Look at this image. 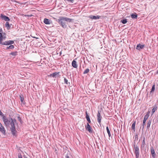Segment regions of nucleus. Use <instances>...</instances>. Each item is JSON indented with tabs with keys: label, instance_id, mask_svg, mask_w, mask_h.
Wrapping results in <instances>:
<instances>
[{
	"label": "nucleus",
	"instance_id": "nucleus-28",
	"mask_svg": "<svg viewBox=\"0 0 158 158\" xmlns=\"http://www.w3.org/2000/svg\"><path fill=\"white\" fill-rule=\"evenodd\" d=\"M135 123L136 122L135 121V122L133 123L132 125L131 126V129H132L134 130H135Z\"/></svg>",
	"mask_w": 158,
	"mask_h": 158
},
{
	"label": "nucleus",
	"instance_id": "nucleus-22",
	"mask_svg": "<svg viewBox=\"0 0 158 158\" xmlns=\"http://www.w3.org/2000/svg\"><path fill=\"white\" fill-rule=\"evenodd\" d=\"M157 106L156 105H155L154 106L153 108L152 111V114H153L157 110Z\"/></svg>",
	"mask_w": 158,
	"mask_h": 158
},
{
	"label": "nucleus",
	"instance_id": "nucleus-18",
	"mask_svg": "<svg viewBox=\"0 0 158 158\" xmlns=\"http://www.w3.org/2000/svg\"><path fill=\"white\" fill-rule=\"evenodd\" d=\"M155 84H154V85H152V88L151 89V90L150 91V95L151 96L152 94H153V93L155 91Z\"/></svg>",
	"mask_w": 158,
	"mask_h": 158
},
{
	"label": "nucleus",
	"instance_id": "nucleus-27",
	"mask_svg": "<svg viewBox=\"0 0 158 158\" xmlns=\"http://www.w3.org/2000/svg\"><path fill=\"white\" fill-rule=\"evenodd\" d=\"M120 22L122 23H123L125 24L127 22V19H124L120 21Z\"/></svg>",
	"mask_w": 158,
	"mask_h": 158
},
{
	"label": "nucleus",
	"instance_id": "nucleus-7",
	"mask_svg": "<svg viewBox=\"0 0 158 158\" xmlns=\"http://www.w3.org/2000/svg\"><path fill=\"white\" fill-rule=\"evenodd\" d=\"M6 38V36H3L2 33H0V44L2 45L3 42L2 41L5 40Z\"/></svg>",
	"mask_w": 158,
	"mask_h": 158
},
{
	"label": "nucleus",
	"instance_id": "nucleus-13",
	"mask_svg": "<svg viewBox=\"0 0 158 158\" xmlns=\"http://www.w3.org/2000/svg\"><path fill=\"white\" fill-rule=\"evenodd\" d=\"M85 129L88 130L89 132H92V128L88 123L87 124L86 126H85Z\"/></svg>",
	"mask_w": 158,
	"mask_h": 158
},
{
	"label": "nucleus",
	"instance_id": "nucleus-23",
	"mask_svg": "<svg viewBox=\"0 0 158 158\" xmlns=\"http://www.w3.org/2000/svg\"><path fill=\"white\" fill-rule=\"evenodd\" d=\"M151 120H149L147 122V128L148 129L150 127L151 124Z\"/></svg>",
	"mask_w": 158,
	"mask_h": 158
},
{
	"label": "nucleus",
	"instance_id": "nucleus-16",
	"mask_svg": "<svg viewBox=\"0 0 158 158\" xmlns=\"http://www.w3.org/2000/svg\"><path fill=\"white\" fill-rule=\"evenodd\" d=\"M64 156H65V158H69V155H70V152L68 150H66L63 154Z\"/></svg>",
	"mask_w": 158,
	"mask_h": 158
},
{
	"label": "nucleus",
	"instance_id": "nucleus-2",
	"mask_svg": "<svg viewBox=\"0 0 158 158\" xmlns=\"http://www.w3.org/2000/svg\"><path fill=\"white\" fill-rule=\"evenodd\" d=\"M73 20L63 17H60L58 19L56 20V21L60 25L63 27L64 28H66L67 26L66 23V22H71Z\"/></svg>",
	"mask_w": 158,
	"mask_h": 158
},
{
	"label": "nucleus",
	"instance_id": "nucleus-38",
	"mask_svg": "<svg viewBox=\"0 0 158 158\" xmlns=\"http://www.w3.org/2000/svg\"><path fill=\"white\" fill-rule=\"evenodd\" d=\"M2 33V35L3 36H6V33Z\"/></svg>",
	"mask_w": 158,
	"mask_h": 158
},
{
	"label": "nucleus",
	"instance_id": "nucleus-25",
	"mask_svg": "<svg viewBox=\"0 0 158 158\" xmlns=\"http://www.w3.org/2000/svg\"><path fill=\"white\" fill-rule=\"evenodd\" d=\"M106 131H107V132L108 134V136H109V137H110L111 136V134H110V131L109 129V128L108 127H106Z\"/></svg>",
	"mask_w": 158,
	"mask_h": 158
},
{
	"label": "nucleus",
	"instance_id": "nucleus-5",
	"mask_svg": "<svg viewBox=\"0 0 158 158\" xmlns=\"http://www.w3.org/2000/svg\"><path fill=\"white\" fill-rule=\"evenodd\" d=\"M101 112V111H98L97 114V121L100 125L101 124V120L102 118L101 115L100 113Z\"/></svg>",
	"mask_w": 158,
	"mask_h": 158
},
{
	"label": "nucleus",
	"instance_id": "nucleus-33",
	"mask_svg": "<svg viewBox=\"0 0 158 158\" xmlns=\"http://www.w3.org/2000/svg\"><path fill=\"white\" fill-rule=\"evenodd\" d=\"M0 115L3 117H6L5 116H4L3 113L0 110Z\"/></svg>",
	"mask_w": 158,
	"mask_h": 158
},
{
	"label": "nucleus",
	"instance_id": "nucleus-41",
	"mask_svg": "<svg viewBox=\"0 0 158 158\" xmlns=\"http://www.w3.org/2000/svg\"><path fill=\"white\" fill-rule=\"evenodd\" d=\"M33 37V38H36V39H38V38L35 37Z\"/></svg>",
	"mask_w": 158,
	"mask_h": 158
},
{
	"label": "nucleus",
	"instance_id": "nucleus-15",
	"mask_svg": "<svg viewBox=\"0 0 158 158\" xmlns=\"http://www.w3.org/2000/svg\"><path fill=\"white\" fill-rule=\"evenodd\" d=\"M72 65L73 67L74 68H77V62L75 60H74L72 62Z\"/></svg>",
	"mask_w": 158,
	"mask_h": 158
},
{
	"label": "nucleus",
	"instance_id": "nucleus-42",
	"mask_svg": "<svg viewBox=\"0 0 158 158\" xmlns=\"http://www.w3.org/2000/svg\"><path fill=\"white\" fill-rule=\"evenodd\" d=\"M25 158H27V157H25Z\"/></svg>",
	"mask_w": 158,
	"mask_h": 158
},
{
	"label": "nucleus",
	"instance_id": "nucleus-1",
	"mask_svg": "<svg viewBox=\"0 0 158 158\" xmlns=\"http://www.w3.org/2000/svg\"><path fill=\"white\" fill-rule=\"evenodd\" d=\"M2 120L5 125L7 127H9L10 125L11 127L10 128L12 134L13 135L16 136V133L17 131L15 128V123H16V120L15 118L12 119L11 118L8 119L6 117H3Z\"/></svg>",
	"mask_w": 158,
	"mask_h": 158
},
{
	"label": "nucleus",
	"instance_id": "nucleus-29",
	"mask_svg": "<svg viewBox=\"0 0 158 158\" xmlns=\"http://www.w3.org/2000/svg\"><path fill=\"white\" fill-rule=\"evenodd\" d=\"M89 71V69L87 68L83 72V74H85L88 73Z\"/></svg>",
	"mask_w": 158,
	"mask_h": 158
},
{
	"label": "nucleus",
	"instance_id": "nucleus-40",
	"mask_svg": "<svg viewBox=\"0 0 158 158\" xmlns=\"http://www.w3.org/2000/svg\"><path fill=\"white\" fill-rule=\"evenodd\" d=\"M12 2H14L15 1V0H10Z\"/></svg>",
	"mask_w": 158,
	"mask_h": 158
},
{
	"label": "nucleus",
	"instance_id": "nucleus-26",
	"mask_svg": "<svg viewBox=\"0 0 158 158\" xmlns=\"http://www.w3.org/2000/svg\"><path fill=\"white\" fill-rule=\"evenodd\" d=\"M131 17L132 19H136L137 17V15L136 14V13H135V14H132L131 15Z\"/></svg>",
	"mask_w": 158,
	"mask_h": 158
},
{
	"label": "nucleus",
	"instance_id": "nucleus-35",
	"mask_svg": "<svg viewBox=\"0 0 158 158\" xmlns=\"http://www.w3.org/2000/svg\"><path fill=\"white\" fill-rule=\"evenodd\" d=\"M18 158H22L21 154H19L18 155Z\"/></svg>",
	"mask_w": 158,
	"mask_h": 158
},
{
	"label": "nucleus",
	"instance_id": "nucleus-36",
	"mask_svg": "<svg viewBox=\"0 0 158 158\" xmlns=\"http://www.w3.org/2000/svg\"><path fill=\"white\" fill-rule=\"evenodd\" d=\"M68 1L70 2L71 3H73V2L74 1L73 0H67Z\"/></svg>",
	"mask_w": 158,
	"mask_h": 158
},
{
	"label": "nucleus",
	"instance_id": "nucleus-10",
	"mask_svg": "<svg viewBox=\"0 0 158 158\" xmlns=\"http://www.w3.org/2000/svg\"><path fill=\"white\" fill-rule=\"evenodd\" d=\"M151 153L152 158H155L156 157V154L154 149L152 147H151Z\"/></svg>",
	"mask_w": 158,
	"mask_h": 158
},
{
	"label": "nucleus",
	"instance_id": "nucleus-21",
	"mask_svg": "<svg viewBox=\"0 0 158 158\" xmlns=\"http://www.w3.org/2000/svg\"><path fill=\"white\" fill-rule=\"evenodd\" d=\"M18 52L17 51H15L14 52H11L10 53V55H11L12 56H15L18 55Z\"/></svg>",
	"mask_w": 158,
	"mask_h": 158
},
{
	"label": "nucleus",
	"instance_id": "nucleus-24",
	"mask_svg": "<svg viewBox=\"0 0 158 158\" xmlns=\"http://www.w3.org/2000/svg\"><path fill=\"white\" fill-rule=\"evenodd\" d=\"M15 47L13 45H10L9 46H7L6 47V49H13Z\"/></svg>",
	"mask_w": 158,
	"mask_h": 158
},
{
	"label": "nucleus",
	"instance_id": "nucleus-11",
	"mask_svg": "<svg viewBox=\"0 0 158 158\" xmlns=\"http://www.w3.org/2000/svg\"><path fill=\"white\" fill-rule=\"evenodd\" d=\"M144 47V45H141L140 44H137L136 47V49L139 50L143 49Z\"/></svg>",
	"mask_w": 158,
	"mask_h": 158
},
{
	"label": "nucleus",
	"instance_id": "nucleus-34",
	"mask_svg": "<svg viewBox=\"0 0 158 158\" xmlns=\"http://www.w3.org/2000/svg\"><path fill=\"white\" fill-rule=\"evenodd\" d=\"M145 143V138H143V140L142 143V145H144Z\"/></svg>",
	"mask_w": 158,
	"mask_h": 158
},
{
	"label": "nucleus",
	"instance_id": "nucleus-39",
	"mask_svg": "<svg viewBox=\"0 0 158 158\" xmlns=\"http://www.w3.org/2000/svg\"><path fill=\"white\" fill-rule=\"evenodd\" d=\"M2 28L0 29V33H2Z\"/></svg>",
	"mask_w": 158,
	"mask_h": 158
},
{
	"label": "nucleus",
	"instance_id": "nucleus-32",
	"mask_svg": "<svg viewBox=\"0 0 158 158\" xmlns=\"http://www.w3.org/2000/svg\"><path fill=\"white\" fill-rule=\"evenodd\" d=\"M64 83L66 84H68V81L67 79H66L65 78H64Z\"/></svg>",
	"mask_w": 158,
	"mask_h": 158
},
{
	"label": "nucleus",
	"instance_id": "nucleus-30",
	"mask_svg": "<svg viewBox=\"0 0 158 158\" xmlns=\"http://www.w3.org/2000/svg\"><path fill=\"white\" fill-rule=\"evenodd\" d=\"M20 99L21 102L22 103H23V101H24L23 96V95H22L20 96Z\"/></svg>",
	"mask_w": 158,
	"mask_h": 158
},
{
	"label": "nucleus",
	"instance_id": "nucleus-8",
	"mask_svg": "<svg viewBox=\"0 0 158 158\" xmlns=\"http://www.w3.org/2000/svg\"><path fill=\"white\" fill-rule=\"evenodd\" d=\"M6 130L4 127L2 125V124L0 123V131L3 135L6 134Z\"/></svg>",
	"mask_w": 158,
	"mask_h": 158
},
{
	"label": "nucleus",
	"instance_id": "nucleus-20",
	"mask_svg": "<svg viewBox=\"0 0 158 158\" xmlns=\"http://www.w3.org/2000/svg\"><path fill=\"white\" fill-rule=\"evenodd\" d=\"M44 22L45 24H50V20L48 19H47L46 18L44 19Z\"/></svg>",
	"mask_w": 158,
	"mask_h": 158
},
{
	"label": "nucleus",
	"instance_id": "nucleus-14",
	"mask_svg": "<svg viewBox=\"0 0 158 158\" xmlns=\"http://www.w3.org/2000/svg\"><path fill=\"white\" fill-rule=\"evenodd\" d=\"M60 72H55L49 75L50 77H56L58 76Z\"/></svg>",
	"mask_w": 158,
	"mask_h": 158
},
{
	"label": "nucleus",
	"instance_id": "nucleus-37",
	"mask_svg": "<svg viewBox=\"0 0 158 158\" xmlns=\"http://www.w3.org/2000/svg\"><path fill=\"white\" fill-rule=\"evenodd\" d=\"M18 119L19 120L20 122H21V118L19 117H18Z\"/></svg>",
	"mask_w": 158,
	"mask_h": 158
},
{
	"label": "nucleus",
	"instance_id": "nucleus-17",
	"mask_svg": "<svg viewBox=\"0 0 158 158\" xmlns=\"http://www.w3.org/2000/svg\"><path fill=\"white\" fill-rule=\"evenodd\" d=\"M85 114H86V118L87 121L88 122V123H91L90 120L89 118V116L88 115L87 111H86L85 112Z\"/></svg>",
	"mask_w": 158,
	"mask_h": 158
},
{
	"label": "nucleus",
	"instance_id": "nucleus-31",
	"mask_svg": "<svg viewBox=\"0 0 158 158\" xmlns=\"http://www.w3.org/2000/svg\"><path fill=\"white\" fill-rule=\"evenodd\" d=\"M23 15L25 17H31L32 16H33V15Z\"/></svg>",
	"mask_w": 158,
	"mask_h": 158
},
{
	"label": "nucleus",
	"instance_id": "nucleus-19",
	"mask_svg": "<svg viewBox=\"0 0 158 158\" xmlns=\"http://www.w3.org/2000/svg\"><path fill=\"white\" fill-rule=\"evenodd\" d=\"M12 25V24H9V22H6L5 24V27H7V29L9 30V29L10 27Z\"/></svg>",
	"mask_w": 158,
	"mask_h": 158
},
{
	"label": "nucleus",
	"instance_id": "nucleus-6",
	"mask_svg": "<svg viewBox=\"0 0 158 158\" xmlns=\"http://www.w3.org/2000/svg\"><path fill=\"white\" fill-rule=\"evenodd\" d=\"M14 43V42L13 40H8L7 41H5V42H3L2 44L3 45H11Z\"/></svg>",
	"mask_w": 158,
	"mask_h": 158
},
{
	"label": "nucleus",
	"instance_id": "nucleus-9",
	"mask_svg": "<svg viewBox=\"0 0 158 158\" xmlns=\"http://www.w3.org/2000/svg\"><path fill=\"white\" fill-rule=\"evenodd\" d=\"M0 18L1 19L4 20L5 21H9L10 20L9 17L2 14H1Z\"/></svg>",
	"mask_w": 158,
	"mask_h": 158
},
{
	"label": "nucleus",
	"instance_id": "nucleus-12",
	"mask_svg": "<svg viewBox=\"0 0 158 158\" xmlns=\"http://www.w3.org/2000/svg\"><path fill=\"white\" fill-rule=\"evenodd\" d=\"M100 16L99 15L96 16L93 15H90L89 16V18L91 19H100Z\"/></svg>",
	"mask_w": 158,
	"mask_h": 158
},
{
	"label": "nucleus",
	"instance_id": "nucleus-3",
	"mask_svg": "<svg viewBox=\"0 0 158 158\" xmlns=\"http://www.w3.org/2000/svg\"><path fill=\"white\" fill-rule=\"evenodd\" d=\"M149 113H150L149 112H148L147 113L146 115H145L144 117V118L143 123V124H142V126L141 127H142L143 130V129L144 127V126H145V123L146 121V120H147V119H148V117L149 116Z\"/></svg>",
	"mask_w": 158,
	"mask_h": 158
},
{
	"label": "nucleus",
	"instance_id": "nucleus-4",
	"mask_svg": "<svg viewBox=\"0 0 158 158\" xmlns=\"http://www.w3.org/2000/svg\"><path fill=\"white\" fill-rule=\"evenodd\" d=\"M135 152V154L136 158H138L139 156V147L135 145V144H134Z\"/></svg>",
	"mask_w": 158,
	"mask_h": 158
}]
</instances>
